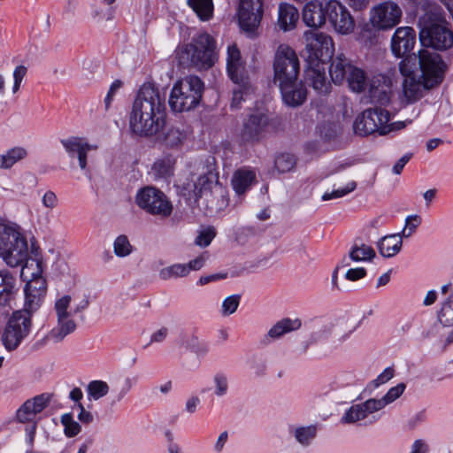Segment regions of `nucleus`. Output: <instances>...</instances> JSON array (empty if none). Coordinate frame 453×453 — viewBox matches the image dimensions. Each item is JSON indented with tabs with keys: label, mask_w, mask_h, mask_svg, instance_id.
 <instances>
[{
	"label": "nucleus",
	"mask_w": 453,
	"mask_h": 453,
	"mask_svg": "<svg viewBox=\"0 0 453 453\" xmlns=\"http://www.w3.org/2000/svg\"><path fill=\"white\" fill-rule=\"evenodd\" d=\"M165 95L151 82L138 89L129 112L130 132L140 137H152L163 131L161 142L168 148H176L185 140V134L175 127H165Z\"/></svg>",
	"instance_id": "f257e3e1"
},
{
	"label": "nucleus",
	"mask_w": 453,
	"mask_h": 453,
	"mask_svg": "<svg viewBox=\"0 0 453 453\" xmlns=\"http://www.w3.org/2000/svg\"><path fill=\"white\" fill-rule=\"evenodd\" d=\"M418 14L419 41L422 46L435 50L446 51L453 47V30L447 21L445 13L438 4L430 0H409Z\"/></svg>",
	"instance_id": "f03ea898"
},
{
	"label": "nucleus",
	"mask_w": 453,
	"mask_h": 453,
	"mask_svg": "<svg viewBox=\"0 0 453 453\" xmlns=\"http://www.w3.org/2000/svg\"><path fill=\"white\" fill-rule=\"evenodd\" d=\"M190 198L199 203L203 200L210 212L222 211L228 205V192L219 181V172L214 164H209L193 183Z\"/></svg>",
	"instance_id": "7ed1b4c3"
},
{
	"label": "nucleus",
	"mask_w": 453,
	"mask_h": 453,
	"mask_svg": "<svg viewBox=\"0 0 453 453\" xmlns=\"http://www.w3.org/2000/svg\"><path fill=\"white\" fill-rule=\"evenodd\" d=\"M0 257L11 267L22 266L21 276L29 270L27 242L16 225L0 223Z\"/></svg>",
	"instance_id": "20e7f679"
},
{
	"label": "nucleus",
	"mask_w": 453,
	"mask_h": 453,
	"mask_svg": "<svg viewBox=\"0 0 453 453\" xmlns=\"http://www.w3.org/2000/svg\"><path fill=\"white\" fill-rule=\"evenodd\" d=\"M180 61L200 69L211 68L217 60L216 41L206 32L193 36L179 52Z\"/></svg>",
	"instance_id": "39448f33"
},
{
	"label": "nucleus",
	"mask_w": 453,
	"mask_h": 453,
	"mask_svg": "<svg viewBox=\"0 0 453 453\" xmlns=\"http://www.w3.org/2000/svg\"><path fill=\"white\" fill-rule=\"evenodd\" d=\"M204 90L203 81L196 75L177 81L169 96V106L173 112L188 111L200 104Z\"/></svg>",
	"instance_id": "423d86ee"
},
{
	"label": "nucleus",
	"mask_w": 453,
	"mask_h": 453,
	"mask_svg": "<svg viewBox=\"0 0 453 453\" xmlns=\"http://www.w3.org/2000/svg\"><path fill=\"white\" fill-rule=\"evenodd\" d=\"M304 39L305 48L301 56L306 63L305 65H326L332 59L334 46L331 36L322 32L306 31Z\"/></svg>",
	"instance_id": "0eeeda50"
},
{
	"label": "nucleus",
	"mask_w": 453,
	"mask_h": 453,
	"mask_svg": "<svg viewBox=\"0 0 453 453\" xmlns=\"http://www.w3.org/2000/svg\"><path fill=\"white\" fill-rule=\"evenodd\" d=\"M413 60H418L422 84L426 89L438 87L444 80L447 65L441 56L428 49H421Z\"/></svg>",
	"instance_id": "6e6552de"
},
{
	"label": "nucleus",
	"mask_w": 453,
	"mask_h": 453,
	"mask_svg": "<svg viewBox=\"0 0 453 453\" xmlns=\"http://www.w3.org/2000/svg\"><path fill=\"white\" fill-rule=\"evenodd\" d=\"M135 203L145 212L160 219L168 218L173 210V203L167 196L152 186L142 188L137 191Z\"/></svg>",
	"instance_id": "1a4fd4ad"
},
{
	"label": "nucleus",
	"mask_w": 453,
	"mask_h": 453,
	"mask_svg": "<svg viewBox=\"0 0 453 453\" xmlns=\"http://www.w3.org/2000/svg\"><path fill=\"white\" fill-rule=\"evenodd\" d=\"M32 326V316L29 313L19 310L13 311L2 334V342L4 348L8 351L17 349L29 335Z\"/></svg>",
	"instance_id": "9d476101"
},
{
	"label": "nucleus",
	"mask_w": 453,
	"mask_h": 453,
	"mask_svg": "<svg viewBox=\"0 0 453 453\" xmlns=\"http://www.w3.org/2000/svg\"><path fill=\"white\" fill-rule=\"evenodd\" d=\"M274 82L278 85L296 81L300 73V62L296 51L288 45L278 47L273 61Z\"/></svg>",
	"instance_id": "9b49d317"
},
{
	"label": "nucleus",
	"mask_w": 453,
	"mask_h": 453,
	"mask_svg": "<svg viewBox=\"0 0 453 453\" xmlns=\"http://www.w3.org/2000/svg\"><path fill=\"white\" fill-rule=\"evenodd\" d=\"M390 119V112L385 107L368 108L356 118L353 128L355 133L361 136L375 133L380 135L382 127L389 122Z\"/></svg>",
	"instance_id": "f8f14e48"
},
{
	"label": "nucleus",
	"mask_w": 453,
	"mask_h": 453,
	"mask_svg": "<svg viewBox=\"0 0 453 453\" xmlns=\"http://www.w3.org/2000/svg\"><path fill=\"white\" fill-rule=\"evenodd\" d=\"M269 125L268 117L262 112L250 114L243 119L240 139L243 143H257L265 138Z\"/></svg>",
	"instance_id": "ddd939ff"
},
{
	"label": "nucleus",
	"mask_w": 453,
	"mask_h": 453,
	"mask_svg": "<svg viewBox=\"0 0 453 453\" xmlns=\"http://www.w3.org/2000/svg\"><path fill=\"white\" fill-rule=\"evenodd\" d=\"M393 81L389 74L377 73L368 81V96L371 104L380 107H387L393 95Z\"/></svg>",
	"instance_id": "4468645a"
},
{
	"label": "nucleus",
	"mask_w": 453,
	"mask_h": 453,
	"mask_svg": "<svg viewBox=\"0 0 453 453\" xmlns=\"http://www.w3.org/2000/svg\"><path fill=\"white\" fill-rule=\"evenodd\" d=\"M264 13L262 0H240L237 16L241 28L254 32L260 24Z\"/></svg>",
	"instance_id": "2eb2a0df"
},
{
	"label": "nucleus",
	"mask_w": 453,
	"mask_h": 453,
	"mask_svg": "<svg viewBox=\"0 0 453 453\" xmlns=\"http://www.w3.org/2000/svg\"><path fill=\"white\" fill-rule=\"evenodd\" d=\"M402 11L396 4L383 3L371 11L370 22L378 30L392 28L400 21Z\"/></svg>",
	"instance_id": "dca6fc26"
},
{
	"label": "nucleus",
	"mask_w": 453,
	"mask_h": 453,
	"mask_svg": "<svg viewBox=\"0 0 453 453\" xmlns=\"http://www.w3.org/2000/svg\"><path fill=\"white\" fill-rule=\"evenodd\" d=\"M326 19L340 34L350 33L355 26V21L348 9L336 0H329L326 4Z\"/></svg>",
	"instance_id": "f3484780"
},
{
	"label": "nucleus",
	"mask_w": 453,
	"mask_h": 453,
	"mask_svg": "<svg viewBox=\"0 0 453 453\" xmlns=\"http://www.w3.org/2000/svg\"><path fill=\"white\" fill-rule=\"evenodd\" d=\"M416 43V33L411 27L396 28L391 39V50L396 58L411 61V52Z\"/></svg>",
	"instance_id": "a211bd4d"
},
{
	"label": "nucleus",
	"mask_w": 453,
	"mask_h": 453,
	"mask_svg": "<svg viewBox=\"0 0 453 453\" xmlns=\"http://www.w3.org/2000/svg\"><path fill=\"white\" fill-rule=\"evenodd\" d=\"M399 70L404 80L403 81V92L408 103H415L423 96V91L426 89L422 84V79L418 80L414 73V70L409 65V60H402L399 65Z\"/></svg>",
	"instance_id": "6ab92c4d"
},
{
	"label": "nucleus",
	"mask_w": 453,
	"mask_h": 453,
	"mask_svg": "<svg viewBox=\"0 0 453 453\" xmlns=\"http://www.w3.org/2000/svg\"><path fill=\"white\" fill-rule=\"evenodd\" d=\"M372 402H374V398H370L364 403L352 405L342 417L341 422L342 424H352L365 420L372 415V418H369V421L365 422V424L374 423L378 419V417L372 414L380 410L377 404H372Z\"/></svg>",
	"instance_id": "aec40b11"
},
{
	"label": "nucleus",
	"mask_w": 453,
	"mask_h": 453,
	"mask_svg": "<svg viewBox=\"0 0 453 453\" xmlns=\"http://www.w3.org/2000/svg\"><path fill=\"white\" fill-rule=\"evenodd\" d=\"M304 75L306 82L318 95L326 96L331 92V82L326 74V65H305Z\"/></svg>",
	"instance_id": "412c9836"
},
{
	"label": "nucleus",
	"mask_w": 453,
	"mask_h": 453,
	"mask_svg": "<svg viewBox=\"0 0 453 453\" xmlns=\"http://www.w3.org/2000/svg\"><path fill=\"white\" fill-rule=\"evenodd\" d=\"M283 102L291 107L302 105L307 97V89L302 81H290L279 85Z\"/></svg>",
	"instance_id": "4be33fe9"
},
{
	"label": "nucleus",
	"mask_w": 453,
	"mask_h": 453,
	"mask_svg": "<svg viewBox=\"0 0 453 453\" xmlns=\"http://www.w3.org/2000/svg\"><path fill=\"white\" fill-rule=\"evenodd\" d=\"M326 5L314 0L308 2L303 9V21L310 27H320L326 21Z\"/></svg>",
	"instance_id": "5701e85b"
},
{
	"label": "nucleus",
	"mask_w": 453,
	"mask_h": 453,
	"mask_svg": "<svg viewBox=\"0 0 453 453\" xmlns=\"http://www.w3.org/2000/svg\"><path fill=\"white\" fill-rule=\"evenodd\" d=\"M226 70L232 81H242L243 78H249L245 73L241 52L235 44L230 45L227 48Z\"/></svg>",
	"instance_id": "b1692460"
},
{
	"label": "nucleus",
	"mask_w": 453,
	"mask_h": 453,
	"mask_svg": "<svg viewBox=\"0 0 453 453\" xmlns=\"http://www.w3.org/2000/svg\"><path fill=\"white\" fill-rule=\"evenodd\" d=\"M19 291L17 279L8 271H0V306H10Z\"/></svg>",
	"instance_id": "393cba45"
},
{
	"label": "nucleus",
	"mask_w": 453,
	"mask_h": 453,
	"mask_svg": "<svg viewBox=\"0 0 453 453\" xmlns=\"http://www.w3.org/2000/svg\"><path fill=\"white\" fill-rule=\"evenodd\" d=\"M301 326V320L298 319H282L270 328L268 333L264 335L263 339L261 340V342L265 345H267L271 343L273 341L280 339L285 334L299 329Z\"/></svg>",
	"instance_id": "a878e982"
},
{
	"label": "nucleus",
	"mask_w": 453,
	"mask_h": 453,
	"mask_svg": "<svg viewBox=\"0 0 453 453\" xmlns=\"http://www.w3.org/2000/svg\"><path fill=\"white\" fill-rule=\"evenodd\" d=\"M353 65L350 61L343 55H338L331 63L329 67V73L332 81L334 84H341L345 79H347L350 69Z\"/></svg>",
	"instance_id": "bb28decb"
},
{
	"label": "nucleus",
	"mask_w": 453,
	"mask_h": 453,
	"mask_svg": "<svg viewBox=\"0 0 453 453\" xmlns=\"http://www.w3.org/2000/svg\"><path fill=\"white\" fill-rule=\"evenodd\" d=\"M298 18V11L294 5L285 3L280 4L278 25L282 30L288 31L295 27Z\"/></svg>",
	"instance_id": "cd10ccee"
},
{
	"label": "nucleus",
	"mask_w": 453,
	"mask_h": 453,
	"mask_svg": "<svg viewBox=\"0 0 453 453\" xmlns=\"http://www.w3.org/2000/svg\"><path fill=\"white\" fill-rule=\"evenodd\" d=\"M402 243V237L399 234H390L380 238L377 247L382 257H392L401 250Z\"/></svg>",
	"instance_id": "c85d7f7f"
},
{
	"label": "nucleus",
	"mask_w": 453,
	"mask_h": 453,
	"mask_svg": "<svg viewBox=\"0 0 453 453\" xmlns=\"http://www.w3.org/2000/svg\"><path fill=\"white\" fill-rule=\"evenodd\" d=\"M255 178L256 174L253 171L245 169L237 170L232 179V186L235 193L238 195L244 194L250 187Z\"/></svg>",
	"instance_id": "c756f323"
},
{
	"label": "nucleus",
	"mask_w": 453,
	"mask_h": 453,
	"mask_svg": "<svg viewBox=\"0 0 453 453\" xmlns=\"http://www.w3.org/2000/svg\"><path fill=\"white\" fill-rule=\"evenodd\" d=\"M70 316L58 318V326L50 330L49 337L56 342H61L66 335L76 329L75 322L69 319Z\"/></svg>",
	"instance_id": "7c9ffc66"
},
{
	"label": "nucleus",
	"mask_w": 453,
	"mask_h": 453,
	"mask_svg": "<svg viewBox=\"0 0 453 453\" xmlns=\"http://www.w3.org/2000/svg\"><path fill=\"white\" fill-rule=\"evenodd\" d=\"M175 160L168 155L156 160L152 165V170L156 176L167 179L173 174V166Z\"/></svg>",
	"instance_id": "2f4dec72"
},
{
	"label": "nucleus",
	"mask_w": 453,
	"mask_h": 453,
	"mask_svg": "<svg viewBox=\"0 0 453 453\" xmlns=\"http://www.w3.org/2000/svg\"><path fill=\"white\" fill-rule=\"evenodd\" d=\"M346 80L349 88L354 92H363L367 85L365 73L354 65L352 69H350Z\"/></svg>",
	"instance_id": "473e14b6"
},
{
	"label": "nucleus",
	"mask_w": 453,
	"mask_h": 453,
	"mask_svg": "<svg viewBox=\"0 0 453 453\" xmlns=\"http://www.w3.org/2000/svg\"><path fill=\"white\" fill-rule=\"evenodd\" d=\"M237 88L233 90V97L231 102L232 108H239L244 96L253 92L249 78H243V81H233Z\"/></svg>",
	"instance_id": "72a5a7b5"
},
{
	"label": "nucleus",
	"mask_w": 453,
	"mask_h": 453,
	"mask_svg": "<svg viewBox=\"0 0 453 453\" xmlns=\"http://www.w3.org/2000/svg\"><path fill=\"white\" fill-rule=\"evenodd\" d=\"M188 4L201 20H209L212 17V0H188Z\"/></svg>",
	"instance_id": "f704fd0d"
},
{
	"label": "nucleus",
	"mask_w": 453,
	"mask_h": 453,
	"mask_svg": "<svg viewBox=\"0 0 453 453\" xmlns=\"http://www.w3.org/2000/svg\"><path fill=\"white\" fill-rule=\"evenodd\" d=\"M31 274L32 279L29 280L25 285L26 290L30 291V293L35 295L42 294V296L45 297L47 293L46 280L42 276L40 271L32 273Z\"/></svg>",
	"instance_id": "c9c22d12"
},
{
	"label": "nucleus",
	"mask_w": 453,
	"mask_h": 453,
	"mask_svg": "<svg viewBox=\"0 0 453 453\" xmlns=\"http://www.w3.org/2000/svg\"><path fill=\"white\" fill-rule=\"evenodd\" d=\"M406 385L404 383H399L396 386L391 388L387 394L380 399H375L372 404H377L379 410L383 409L386 405L393 403L399 398L403 391L405 390Z\"/></svg>",
	"instance_id": "e433bc0d"
},
{
	"label": "nucleus",
	"mask_w": 453,
	"mask_h": 453,
	"mask_svg": "<svg viewBox=\"0 0 453 453\" xmlns=\"http://www.w3.org/2000/svg\"><path fill=\"white\" fill-rule=\"evenodd\" d=\"M375 255L374 250L364 243L360 246L355 243L349 251V258L355 262L371 260Z\"/></svg>",
	"instance_id": "4c0bfd02"
},
{
	"label": "nucleus",
	"mask_w": 453,
	"mask_h": 453,
	"mask_svg": "<svg viewBox=\"0 0 453 453\" xmlns=\"http://www.w3.org/2000/svg\"><path fill=\"white\" fill-rule=\"evenodd\" d=\"M296 165V157L293 154L281 153L275 157L274 166L280 173L292 171Z\"/></svg>",
	"instance_id": "58836bf2"
},
{
	"label": "nucleus",
	"mask_w": 453,
	"mask_h": 453,
	"mask_svg": "<svg viewBox=\"0 0 453 453\" xmlns=\"http://www.w3.org/2000/svg\"><path fill=\"white\" fill-rule=\"evenodd\" d=\"M24 294V307L20 311H25V313H29V315L33 316V314L41 307L44 297L42 296V294H32L30 291H27L25 288Z\"/></svg>",
	"instance_id": "ea45409f"
},
{
	"label": "nucleus",
	"mask_w": 453,
	"mask_h": 453,
	"mask_svg": "<svg viewBox=\"0 0 453 453\" xmlns=\"http://www.w3.org/2000/svg\"><path fill=\"white\" fill-rule=\"evenodd\" d=\"M187 269L185 264H173L170 266L162 268L158 276L163 280H168L173 278H180L187 276Z\"/></svg>",
	"instance_id": "a19ab883"
},
{
	"label": "nucleus",
	"mask_w": 453,
	"mask_h": 453,
	"mask_svg": "<svg viewBox=\"0 0 453 453\" xmlns=\"http://www.w3.org/2000/svg\"><path fill=\"white\" fill-rule=\"evenodd\" d=\"M87 392L88 398L98 400L108 394L109 386L103 380H92L87 387Z\"/></svg>",
	"instance_id": "79ce46f5"
},
{
	"label": "nucleus",
	"mask_w": 453,
	"mask_h": 453,
	"mask_svg": "<svg viewBox=\"0 0 453 453\" xmlns=\"http://www.w3.org/2000/svg\"><path fill=\"white\" fill-rule=\"evenodd\" d=\"M61 423L64 426L65 434L68 438L76 436L81 430V425L75 421L71 413H65L61 416Z\"/></svg>",
	"instance_id": "37998d69"
},
{
	"label": "nucleus",
	"mask_w": 453,
	"mask_h": 453,
	"mask_svg": "<svg viewBox=\"0 0 453 453\" xmlns=\"http://www.w3.org/2000/svg\"><path fill=\"white\" fill-rule=\"evenodd\" d=\"M114 254L117 257H124L132 253L133 247L129 242L128 238L124 235H119L113 242Z\"/></svg>",
	"instance_id": "c03bdc74"
},
{
	"label": "nucleus",
	"mask_w": 453,
	"mask_h": 453,
	"mask_svg": "<svg viewBox=\"0 0 453 453\" xmlns=\"http://www.w3.org/2000/svg\"><path fill=\"white\" fill-rule=\"evenodd\" d=\"M60 142L70 157H73L83 149L82 138L79 136H71L66 139H61Z\"/></svg>",
	"instance_id": "a18cd8bd"
},
{
	"label": "nucleus",
	"mask_w": 453,
	"mask_h": 453,
	"mask_svg": "<svg viewBox=\"0 0 453 453\" xmlns=\"http://www.w3.org/2000/svg\"><path fill=\"white\" fill-rule=\"evenodd\" d=\"M316 426H301L296 429L295 437L296 441L303 445H309L311 441L316 436Z\"/></svg>",
	"instance_id": "49530a36"
},
{
	"label": "nucleus",
	"mask_w": 453,
	"mask_h": 453,
	"mask_svg": "<svg viewBox=\"0 0 453 453\" xmlns=\"http://www.w3.org/2000/svg\"><path fill=\"white\" fill-rule=\"evenodd\" d=\"M438 318L444 326L453 325V300L449 299L443 303L441 311H439Z\"/></svg>",
	"instance_id": "de8ad7c7"
},
{
	"label": "nucleus",
	"mask_w": 453,
	"mask_h": 453,
	"mask_svg": "<svg viewBox=\"0 0 453 453\" xmlns=\"http://www.w3.org/2000/svg\"><path fill=\"white\" fill-rule=\"evenodd\" d=\"M37 412L32 410V405L27 400L18 409L16 412L17 419L21 423L35 422L34 419Z\"/></svg>",
	"instance_id": "09e8293b"
},
{
	"label": "nucleus",
	"mask_w": 453,
	"mask_h": 453,
	"mask_svg": "<svg viewBox=\"0 0 453 453\" xmlns=\"http://www.w3.org/2000/svg\"><path fill=\"white\" fill-rule=\"evenodd\" d=\"M240 295H232L225 298L222 303L221 314L223 316H229L234 313L240 304Z\"/></svg>",
	"instance_id": "8fccbe9b"
},
{
	"label": "nucleus",
	"mask_w": 453,
	"mask_h": 453,
	"mask_svg": "<svg viewBox=\"0 0 453 453\" xmlns=\"http://www.w3.org/2000/svg\"><path fill=\"white\" fill-rule=\"evenodd\" d=\"M421 224V217L418 215H410L405 219V226L402 231V236L408 238L415 233L418 226Z\"/></svg>",
	"instance_id": "3c124183"
},
{
	"label": "nucleus",
	"mask_w": 453,
	"mask_h": 453,
	"mask_svg": "<svg viewBox=\"0 0 453 453\" xmlns=\"http://www.w3.org/2000/svg\"><path fill=\"white\" fill-rule=\"evenodd\" d=\"M356 187H357L356 182L351 181V182L348 183L346 185V187L343 188H338V189L333 190L332 192H326L322 196V200L328 201L331 199L342 197V196L348 195L349 193L352 192L356 188Z\"/></svg>",
	"instance_id": "603ef678"
},
{
	"label": "nucleus",
	"mask_w": 453,
	"mask_h": 453,
	"mask_svg": "<svg viewBox=\"0 0 453 453\" xmlns=\"http://www.w3.org/2000/svg\"><path fill=\"white\" fill-rule=\"evenodd\" d=\"M50 398L51 395L44 393L27 400V402H30L32 410L35 411L38 414L49 405Z\"/></svg>",
	"instance_id": "864d4df0"
},
{
	"label": "nucleus",
	"mask_w": 453,
	"mask_h": 453,
	"mask_svg": "<svg viewBox=\"0 0 453 453\" xmlns=\"http://www.w3.org/2000/svg\"><path fill=\"white\" fill-rule=\"evenodd\" d=\"M215 235L216 232L214 228L209 227L206 230L200 232L196 238L195 243L200 247H207L211 244Z\"/></svg>",
	"instance_id": "5fc2aeb1"
},
{
	"label": "nucleus",
	"mask_w": 453,
	"mask_h": 453,
	"mask_svg": "<svg viewBox=\"0 0 453 453\" xmlns=\"http://www.w3.org/2000/svg\"><path fill=\"white\" fill-rule=\"evenodd\" d=\"M213 380L216 386L215 395H217L218 396L225 395L228 389V382L226 376L223 373L219 372L215 374Z\"/></svg>",
	"instance_id": "6e6d98bb"
},
{
	"label": "nucleus",
	"mask_w": 453,
	"mask_h": 453,
	"mask_svg": "<svg viewBox=\"0 0 453 453\" xmlns=\"http://www.w3.org/2000/svg\"><path fill=\"white\" fill-rule=\"evenodd\" d=\"M123 87V82L120 80H115L110 86V88L104 97V108L108 111L111 107V104L114 99V96L119 89Z\"/></svg>",
	"instance_id": "4d7b16f0"
},
{
	"label": "nucleus",
	"mask_w": 453,
	"mask_h": 453,
	"mask_svg": "<svg viewBox=\"0 0 453 453\" xmlns=\"http://www.w3.org/2000/svg\"><path fill=\"white\" fill-rule=\"evenodd\" d=\"M71 302L70 296H64L60 299L57 300L55 303V310L57 312L58 318L61 319L64 316H70V312L67 311Z\"/></svg>",
	"instance_id": "13d9d810"
},
{
	"label": "nucleus",
	"mask_w": 453,
	"mask_h": 453,
	"mask_svg": "<svg viewBox=\"0 0 453 453\" xmlns=\"http://www.w3.org/2000/svg\"><path fill=\"white\" fill-rule=\"evenodd\" d=\"M27 68L23 65H18L15 67V69L13 71L14 82H13V86H12V92L14 94L19 91V89L20 88V84L22 82V80L27 75Z\"/></svg>",
	"instance_id": "bf43d9fd"
},
{
	"label": "nucleus",
	"mask_w": 453,
	"mask_h": 453,
	"mask_svg": "<svg viewBox=\"0 0 453 453\" xmlns=\"http://www.w3.org/2000/svg\"><path fill=\"white\" fill-rule=\"evenodd\" d=\"M12 167L19 161L24 159L27 156V151L23 147H13L7 150Z\"/></svg>",
	"instance_id": "052dcab7"
},
{
	"label": "nucleus",
	"mask_w": 453,
	"mask_h": 453,
	"mask_svg": "<svg viewBox=\"0 0 453 453\" xmlns=\"http://www.w3.org/2000/svg\"><path fill=\"white\" fill-rule=\"evenodd\" d=\"M190 350L198 355H204L209 351V346L206 342H200L196 336H192L190 338Z\"/></svg>",
	"instance_id": "680f3d73"
},
{
	"label": "nucleus",
	"mask_w": 453,
	"mask_h": 453,
	"mask_svg": "<svg viewBox=\"0 0 453 453\" xmlns=\"http://www.w3.org/2000/svg\"><path fill=\"white\" fill-rule=\"evenodd\" d=\"M394 373H395L394 368L387 367L386 369H384V371L380 374L378 375V377L375 380H373L371 382V384L374 388H378L380 385H382V384L388 382L390 379H392L394 376Z\"/></svg>",
	"instance_id": "e2e57ef3"
},
{
	"label": "nucleus",
	"mask_w": 453,
	"mask_h": 453,
	"mask_svg": "<svg viewBox=\"0 0 453 453\" xmlns=\"http://www.w3.org/2000/svg\"><path fill=\"white\" fill-rule=\"evenodd\" d=\"M366 275V270L364 267L351 268L346 272L345 278L350 281H356Z\"/></svg>",
	"instance_id": "0e129e2a"
},
{
	"label": "nucleus",
	"mask_w": 453,
	"mask_h": 453,
	"mask_svg": "<svg viewBox=\"0 0 453 453\" xmlns=\"http://www.w3.org/2000/svg\"><path fill=\"white\" fill-rule=\"evenodd\" d=\"M205 263V257L201 255L195 259L189 261L188 264H185V267L187 269V273L188 274L190 271H198L200 270Z\"/></svg>",
	"instance_id": "69168bd1"
},
{
	"label": "nucleus",
	"mask_w": 453,
	"mask_h": 453,
	"mask_svg": "<svg viewBox=\"0 0 453 453\" xmlns=\"http://www.w3.org/2000/svg\"><path fill=\"white\" fill-rule=\"evenodd\" d=\"M42 204L50 209H53L58 205V197L57 195L51 191H47L42 199Z\"/></svg>",
	"instance_id": "338daca9"
},
{
	"label": "nucleus",
	"mask_w": 453,
	"mask_h": 453,
	"mask_svg": "<svg viewBox=\"0 0 453 453\" xmlns=\"http://www.w3.org/2000/svg\"><path fill=\"white\" fill-rule=\"evenodd\" d=\"M77 407L80 410V413L78 414V419L82 424H90V423H92L93 420H94L93 414L90 411H86L85 407L83 406V404L81 403H79L77 404Z\"/></svg>",
	"instance_id": "774afa93"
}]
</instances>
